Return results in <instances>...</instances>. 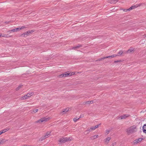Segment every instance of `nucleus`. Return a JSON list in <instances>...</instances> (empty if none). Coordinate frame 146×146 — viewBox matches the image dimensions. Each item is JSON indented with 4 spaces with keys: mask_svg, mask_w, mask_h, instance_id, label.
Segmentation results:
<instances>
[{
    "mask_svg": "<svg viewBox=\"0 0 146 146\" xmlns=\"http://www.w3.org/2000/svg\"><path fill=\"white\" fill-rule=\"evenodd\" d=\"M7 141V140L5 139H0V144L4 143Z\"/></svg>",
    "mask_w": 146,
    "mask_h": 146,
    "instance_id": "nucleus-11",
    "label": "nucleus"
},
{
    "mask_svg": "<svg viewBox=\"0 0 146 146\" xmlns=\"http://www.w3.org/2000/svg\"><path fill=\"white\" fill-rule=\"evenodd\" d=\"M65 74H62V76H63V77H65Z\"/></svg>",
    "mask_w": 146,
    "mask_h": 146,
    "instance_id": "nucleus-42",
    "label": "nucleus"
},
{
    "mask_svg": "<svg viewBox=\"0 0 146 146\" xmlns=\"http://www.w3.org/2000/svg\"><path fill=\"white\" fill-rule=\"evenodd\" d=\"M119 55H116V54H113L112 55H111V57L113 58L114 57H115L116 56H118Z\"/></svg>",
    "mask_w": 146,
    "mask_h": 146,
    "instance_id": "nucleus-29",
    "label": "nucleus"
},
{
    "mask_svg": "<svg viewBox=\"0 0 146 146\" xmlns=\"http://www.w3.org/2000/svg\"><path fill=\"white\" fill-rule=\"evenodd\" d=\"M58 77L59 78H62L63 77V76H62V74H61L60 75H59L58 76Z\"/></svg>",
    "mask_w": 146,
    "mask_h": 146,
    "instance_id": "nucleus-38",
    "label": "nucleus"
},
{
    "mask_svg": "<svg viewBox=\"0 0 146 146\" xmlns=\"http://www.w3.org/2000/svg\"><path fill=\"white\" fill-rule=\"evenodd\" d=\"M105 58H106V57H103L102 58H99L98 60V61H101V60H103V59H105Z\"/></svg>",
    "mask_w": 146,
    "mask_h": 146,
    "instance_id": "nucleus-31",
    "label": "nucleus"
},
{
    "mask_svg": "<svg viewBox=\"0 0 146 146\" xmlns=\"http://www.w3.org/2000/svg\"><path fill=\"white\" fill-rule=\"evenodd\" d=\"M2 36V35H1V34L0 35V37H1Z\"/></svg>",
    "mask_w": 146,
    "mask_h": 146,
    "instance_id": "nucleus-46",
    "label": "nucleus"
},
{
    "mask_svg": "<svg viewBox=\"0 0 146 146\" xmlns=\"http://www.w3.org/2000/svg\"><path fill=\"white\" fill-rule=\"evenodd\" d=\"M51 132V131H48L46 133L47 134V135H49V136L50 135V134Z\"/></svg>",
    "mask_w": 146,
    "mask_h": 146,
    "instance_id": "nucleus-34",
    "label": "nucleus"
},
{
    "mask_svg": "<svg viewBox=\"0 0 146 146\" xmlns=\"http://www.w3.org/2000/svg\"><path fill=\"white\" fill-rule=\"evenodd\" d=\"M38 111V109H36L35 110H33V112H32V113H33L37 112Z\"/></svg>",
    "mask_w": 146,
    "mask_h": 146,
    "instance_id": "nucleus-26",
    "label": "nucleus"
},
{
    "mask_svg": "<svg viewBox=\"0 0 146 146\" xmlns=\"http://www.w3.org/2000/svg\"><path fill=\"white\" fill-rule=\"evenodd\" d=\"M145 37H146V35H145Z\"/></svg>",
    "mask_w": 146,
    "mask_h": 146,
    "instance_id": "nucleus-47",
    "label": "nucleus"
},
{
    "mask_svg": "<svg viewBox=\"0 0 146 146\" xmlns=\"http://www.w3.org/2000/svg\"><path fill=\"white\" fill-rule=\"evenodd\" d=\"M98 137L99 136L98 135H95L94 136L90 137V139L91 140H94L98 138Z\"/></svg>",
    "mask_w": 146,
    "mask_h": 146,
    "instance_id": "nucleus-7",
    "label": "nucleus"
},
{
    "mask_svg": "<svg viewBox=\"0 0 146 146\" xmlns=\"http://www.w3.org/2000/svg\"><path fill=\"white\" fill-rule=\"evenodd\" d=\"M129 116V115H127V114H125L123 115L120 116L119 117V118H120L121 119H125Z\"/></svg>",
    "mask_w": 146,
    "mask_h": 146,
    "instance_id": "nucleus-6",
    "label": "nucleus"
},
{
    "mask_svg": "<svg viewBox=\"0 0 146 146\" xmlns=\"http://www.w3.org/2000/svg\"><path fill=\"white\" fill-rule=\"evenodd\" d=\"M79 119V118H78V119H77V118H74L73 119V121H74V122H76V121L78 119Z\"/></svg>",
    "mask_w": 146,
    "mask_h": 146,
    "instance_id": "nucleus-35",
    "label": "nucleus"
},
{
    "mask_svg": "<svg viewBox=\"0 0 146 146\" xmlns=\"http://www.w3.org/2000/svg\"><path fill=\"white\" fill-rule=\"evenodd\" d=\"M118 2V0H110V2L111 3H115Z\"/></svg>",
    "mask_w": 146,
    "mask_h": 146,
    "instance_id": "nucleus-15",
    "label": "nucleus"
},
{
    "mask_svg": "<svg viewBox=\"0 0 146 146\" xmlns=\"http://www.w3.org/2000/svg\"><path fill=\"white\" fill-rule=\"evenodd\" d=\"M91 131L90 129L88 128V129L85 131V133L86 134H88Z\"/></svg>",
    "mask_w": 146,
    "mask_h": 146,
    "instance_id": "nucleus-18",
    "label": "nucleus"
},
{
    "mask_svg": "<svg viewBox=\"0 0 146 146\" xmlns=\"http://www.w3.org/2000/svg\"><path fill=\"white\" fill-rule=\"evenodd\" d=\"M112 58V57H111V56H106V58Z\"/></svg>",
    "mask_w": 146,
    "mask_h": 146,
    "instance_id": "nucleus-37",
    "label": "nucleus"
},
{
    "mask_svg": "<svg viewBox=\"0 0 146 146\" xmlns=\"http://www.w3.org/2000/svg\"><path fill=\"white\" fill-rule=\"evenodd\" d=\"M123 10L124 12H127V11H129L128 9H123Z\"/></svg>",
    "mask_w": 146,
    "mask_h": 146,
    "instance_id": "nucleus-39",
    "label": "nucleus"
},
{
    "mask_svg": "<svg viewBox=\"0 0 146 146\" xmlns=\"http://www.w3.org/2000/svg\"><path fill=\"white\" fill-rule=\"evenodd\" d=\"M33 32H34V31L33 30L29 31L23 33L21 35V36H25L26 35L27 36L28 35L32 33Z\"/></svg>",
    "mask_w": 146,
    "mask_h": 146,
    "instance_id": "nucleus-4",
    "label": "nucleus"
},
{
    "mask_svg": "<svg viewBox=\"0 0 146 146\" xmlns=\"http://www.w3.org/2000/svg\"><path fill=\"white\" fill-rule=\"evenodd\" d=\"M22 85L19 86L17 88H16V90L17 91L19 90L22 87Z\"/></svg>",
    "mask_w": 146,
    "mask_h": 146,
    "instance_id": "nucleus-23",
    "label": "nucleus"
},
{
    "mask_svg": "<svg viewBox=\"0 0 146 146\" xmlns=\"http://www.w3.org/2000/svg\"><path fill=\"white\" fill-rule=\"evenodd\" d=\"M76 49V46L73 47L72 48V49Z\"/></svg>",
    "mask_w": 146,
    "mask_h": 146,
    "instance_id": "nucleus-44",
    "label": "nucleus"
},
{
    "mask_svg": "<svg viewBox=\"0 0 146 146\" xmlns=\"http://www.w3.org/2000/svg\"><path fill=\"white\" fill-rule=\"evenodd\" d=\"M8 130L7 129H4L2 131H0V135L1 134H2L6 132Z\"/></svg>",
    "mask_w": 146,
    "mask_h": 146,
    "instance_id": "nucleus-16",
    "label": "nucleus"
},
{
    "mask_svg": "<svg viewBox=\"0 0 146 146\" xmlns=\"http://www.w3.org/2000/svg\"><path fill=\"white\" fill-rule=\"evenodd\" d=\"M74 74V73L72 72V73H66V74H65V77H67V76H71L72 75H73Z\"/></svg>",
    "mask_w": 146,
    "mask_h": 146,
    "instance_id": "nucleus-12",
    "label": "nucleus"
},
{
    "mask_svg": "<svg viewBox=\"0 0 146 146\" xmlns=\"http://www.w3.org/2000/svg\"><path fill=\"white\" fill-rule=\"evenodd\" d=\"M136 7L135 6H133L128 9V10L129 11H130L132 9H135Z\"/></svg>",
    "mask_w": 146,
    "mask_h": 146,
    "instance_id": "nucleus-20",
    "label": "nucleus"
},
{
    "mask_svg": "<svg viewBox=\"0 0 146 146\" xmlns=\"http://www.w3.org/2000/svg\"><path fill=\"white\" fill-rule=\"evenodd\" d=\"M123 51H120L119 52H118V54H122L123 53Z\"/></svg>",
    "mask_w": 146,
    "mask_h": 146,
    "instance_id": "nucleus-33",
    "label": "nucleus"
},
{
    "mask_svg": "<svg viewBox=\"0 0 146 146\" xmlns=\"http://www.w3.org/2000/svg\"><path fill=\"white\" fill-rule=\"evenodd\" d=\"M100 125V124H98V125H96L95 126H94L95 128V129H96V128L99 127Z\"/></svg>",
    "mask_w": 146,
    "mask_h": 146,
    "instance_id": "nucleus-36",
    "label": "nucleus"
},
{
    "mask_svg": "<svg viewBox=\"0 0 146 146\" xmlns=\"http://www.w3.org/2000/svg\"><path fill=\"white\" fill-rule=\"evenodd\" d=\"M2 36L3 37H8L6 36V35H3Z\"/></svg>",
    "mask_w": 146,
    "mask_h": 146,
    "instance_id": "nucleus-40",
    "label": "nucleus"
},
{
    "mask_svg": "<svg viewBox=\"0 0 146 146\" xmlns=\"http://www.w3.org/2000/svg\"><path fill=\"white\" fill-rule=\"evenodd\" d=\"M111 139L110 137H108L105 139V143L106 144H108L109 141Z\"/></svg>",
    "mask_w": 146,
    "mask_h": 146,
    "instance_id": "nucleus-8",
    "label": "nucleus"
},
{
    "mask_svg": "<svg viewBox=\"0 0 146 146\" xmlns=\"http://www.w3.org/2000/svg\"><path fill=\"white\" fill-rule=\"evenodd\" d=\"M19 30V28H17L15 29H13L12 30V32H17Z\"/></svg>",
    "mask_w": 146,
    "mask_h": 146,
    "instance_id": "nucleus-19",
    "label": "nucleus"
},
{
    "mask_svg": "<svg viewBox=\"0 0 146 146\" xmlns=\"http://www.w3.org/2000/svg\"><path fill=\"white\" fill-rule=\"evenodd\" d=\"M135 48L132 47L130 48L126 52L127 53H131L135 51Z\"/></svg>",
    "mask_w": 146,
    "mask_h": 146,
    "instance_id": "nucleus-5",
    "label": "nucleus"
},
{
    "mask_svg": "<svg viewBox=\"0 0 146 146\" xmlns=\"http://www.w3.org/2000/svg\"><path fill=\"white\" fill-rule=\"evenodd\" d=\"M116 144V142H115V143H113V144H112V145H113H113H115Z\"/></svg>",
    "mask_w": 146,
    "mask_h": 146,
    "instance_id": "nucleus-43",
    "label": "nucleus"
},
{
    "mask_svg": "<svg viewBox=\"0 0 146 146\" xmlns=\"http://www.w3.org/2000/svg\"><path fill=\"white\" fill-rule=\"evenodd\" d=\"M122 60H119L114 61V63H117L118 62H122Z\"/></svg>",
    "mask_w": 146,
    "mask_h": 146,
    "instance_id": "nucleus-25",
    "label": "nucleus"
},
{
    "mask_svg": "<svg viewBox=\"0 0 146 146\" xmlns=\"http://www.w3.org/2000/svg\"><path fill=\"white\" fill-rule=\"evenodd\" d=\"M110 131V129H108L106 130L105 132V135H107L109 133Z\"/></svg>",
    "mask_w": 146,
    "mask_h": 146,
    "instance_id": "nucleus-17",
    "label": "nucleus"
},
{
    "mask_svg": "<svg viewBox=\"0 0 146 146\" xmlns=\"http://www.w3.org/2000/svg\"><path fill=\"white\" fill-rule=\"evenodd\" d=\"M44 136L46 138L47 137H49V135H47V134L46 133L45 135H44Z\"/></svg>",
    "mask_w": 146,
    "mask_h": 146,
    "instance_id": "nucleus-32",
    "label": "nucleus"
},
{
    "mask_svg": "<svg viewBox=\"0 0 146 146\" xmlns=\"http://www.w3.org/2000/svg\"><path fill=\"white\" fill-rule=\"evenodd\" d=\"M90 130H94L96 129L94 126H92L91 127H90Z\"/></svg>",
    "mask_w": 146,
    "mask_h": 146,
    "instance_id": "nucleus-28",
    "label": "nucleus"
},
{
    "mask_svg": "<svg viewBox=\"0 0 146 146\" xmlns=\"http://www.w3.org/2000/svg\"><path fill=\"white\" fill-rule=\"evenodd\" d=\"M27 98L25 96H24L21 97L20 98V100H24L25 99H27Z\"/></svg>",
    "mask_w": 146,
    "mask_h": 146,
    "instance_id": "nucleus-24",
    "label": "nucleus"
},
{
    "mask_svg": "<svg viewBox=\"0 0 146 146\" xmlns=\"http://www.w3.org/2000/svg\"><path fill=\"white\" fill-rule=\"evenodd\" d=\"M137 131V126L135 125L132 126L126 130V132L128 135L135 132Z\"/></svg>",
    "mask_w": 146,
    "mask_h": 146,
    "instance_id": "nucleus-1",
    "label": "nucleus"
},
{
    "mask_svg": "<svg viewBox=\"0 0 146 146\" xmlns=\"http://www.w3.org/2000/svg\"><path fill=\"white\" fill-rule=\"evenodd\" d=\"M123 10V9H122V8H121V9H120V10Z\"/></svg>",
    "mask_w": 146,
    "mask_h": 146,
    "instance_id": "nucleus-45",
    "label": "nucleus"
},
{
    "mask_svg": "<svg viewBox=\"0 0 146 146\" xmlns=\"http://www.w3.org/2000/svg\"><path fill=\"white\" fill-rule=\"evenodd\" d=\"M81 47H82V45H81L79 44L78 46H76V48L77 49Z\"/></svg>",
    "mask_w": 146,
    "mask_h": 146,
    "instance_id": "nucleus-27",
    "label": "nucleus"
},
{
    "mask_svg": "<svg viewBox=\"0 0 146 146\" xmlns=\"http://www.w3.org/2000/svg\"><path fill=\"white\" fill-rule=\"evenodd\" d=\"M73 140L72 137H62L60 138L58 141L60 143H64L66 142H67L69 141H72Z\"/></svg>",
    "mask_w": 146,
    "mask_h": 146,
    "instance_id": "nucleus-2",
    "label": "nucleus"
},
{
    "mask_svg": "<svg viewBox=\"0 0 146 146\" xmlns=\"http://www.w3.org/2000/svg\"><path fill=\"white\" fill-rule=\"evenodd\" d=\"M142 140V139H141V138H139L138 139H137L134 140L133 141V143H137L141 141Z\"/></svg>",
    "mask_w": 146,
    "mask_h": 146,
    "instance_id": "nucleus-10",
    "label": "nucleus"
},
{
    "mask_svg": "<svg viewBox=\"0 0 146 146\" xmlns=\"http://www.w3.org/2000/svg\"><path fill=\"white\" fill-rule=\"evenodd\" d=\"M50 119V118L49 117H43L36 121L35 123H41L42 122L47 121L49 120Z\"/></svg>",
    "mask_w": 146,
    "mask_h": 146,
    "instance_id": "nucleus-3",
    "label": "nucleus"
},
{
    "mask_svg": "<svg viewBox=\"0 0 146 146\" xmlns=\"http://www.w3.org/2000/svg\"><path fill=\"white\" fill-rule=\"evenodd\" d=\"M12 30H9L7 31V32L8 33H11V32H12Z\"/></svg>",
    "mask_w": 146,
    "mask_h": 146,
    "instance_id": "nucleus-41",
    "label": "nucleus"
},
{
    "mask_svg": "<svg viewBox=\"0 0 146 146\" xmlns=\"http://www.w3.org/2000/svg\"><path fill=\"white\" fill-rule=\"evenodd\" d=\"M33 94L32 92H31L27 94L25 96L27 99L30 97L31 96L33 95Z\"/></svg>",
    "mask_w": 146,
    "mask_h": 146,
    "instance_id": "nucleus-9",
    "label": "nucleus"
},
{
    "mask_svg": "<svg viewBox=\"0 0 146 146\" xmlns=\"http://www.w3.org/2000/svg\"><path fill=\"white\" fill-rule=\"evenodd\" d=\"M26 27L24 26H22L20 28H19V30H22L24 28H26Z\"/></svg>",
    "mask_w": 146,
    "mask_h": 146,
    "instance_id": "nucleus-30",
    "label": "nucleus"
},
{
    "mask_svg": "<svg viewBox=\"0 0 146 146\" xmlns=\"http://www.w3.org/2000/svg\"><path fill=\"white\" fill-rule=\"evenodd\" d=\"M46 139L44 136L41 137L39 139V141H42Z\"/></svg>",
    "mask_w": 146,
    "mask_h": 146,
    "instance_id": "nucleus-22",
    "label": "nucleus"
},
{
    "mask_svg": "<svg viewBox=\"0 0 146 146\" xmlns=\"http://www.w3.org/2000/svg\"><path fill=\"white\" fill-rule=\"evenodd\" d=\"M143 131L144 133H146V125H144L143 127Z\"/></svg>",
    "mask_w": 146,
    "mask_h": 146,
    "instance_id": "nucleus-14",
    "label": "nucleus"
},
{
    "mask_svg": "<svg viewBox=\"0 0 146 146\" xmlns=\"http://www.w3.org/2000/svg\"><path fill=\"white\" fill-rule=\"evenodd\" d=\"M69 109L68 108H67L64 110L62 111V113H63V114L64 113H66V112H68V111Z\"/></svg>",
    "mask_w": 146,
    "mask_h": 146,
    "instance_id": "nucleus-13",
    "label": "nucleus"
},
{
    "mask_svg": "<svg viewBox=\"0 0 146 146\" xmlns=\"http://www.w3.org/2000/svg\"><path fill=\"white\" fill-rule=\"evenodd\" d=\"M93 103V101H88L87 102H84L85 104H92Z\"/></svg>",
    "mask_w": 146,
    "mask_h": 146,
    "instance_id": "nucleus-21",
    "label": "nucleus"
}]
</instances>
